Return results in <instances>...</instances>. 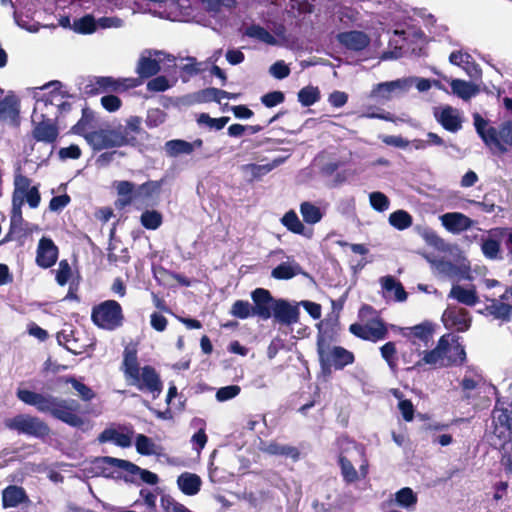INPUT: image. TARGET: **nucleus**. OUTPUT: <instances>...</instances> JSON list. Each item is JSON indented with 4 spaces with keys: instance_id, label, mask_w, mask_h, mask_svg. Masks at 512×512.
Instances as JSON below:
<instances>
[{
    "instance_id": "nucleus-1",
    "label": "nucleus",
    "mask_w": 512,
    "mask_h": 512,
    "mask_svg": "<svg viewBox=\"0 0 512 512\" xmlns=\"http://www.w3.org/2000/svg\"><path fill=\"white\" fill-rule=\"evenodd\" d=\"M17 398L23 403L34 406L40 413L50 414L71 427L82 428L85 424L81 405L74 399H63L53 395H44L28 389H17Z\"/></svg>"
},
{
    "instance_id": "nucleus-2",
    "label": "nucleus",
    "mask_w": 512,
    "mask_h": 512,
    "mask_svg": "<svg viewBox=\"0 0 512 512\" xmlns=\"http://www.w3.org/2000/svg\"><path fill=\"white\" fill-rule=\"evenodd\" d=\"M121 370L129 385L141 392L150 393L153 399L162 393L163 382L159 373L151 365L140 367L136 348L124 349Z\"/></svg>"
},
{
    "instance_id": "nucleus-3",
    "label": "nucleus",
    "mask_w": 512,
    "mask_h": 512,
    "mask_svg": "<svg viewBox=\"0 0 512 512\" xmlns=\"http://www.w3.org/2000/svg\"><path fill=\"white\" fill-rule=\"evenodd\" d=\"M322 323L318 325V333L316 337V351L319 365L324 375H330L332 368L342 370L346 366L355 362L353 352L342 346H332L336 341L335 324H331L330 328H322Z\"/></svg>"
},
{
    "instance_id": "nucleus-4",
    "label": "nucleus",
    "mask_w": 512,
    "mask_h": 512,
    "mask_svg": "<svg viewBox=\"0 0 512 512\" xmlns=\"http://www.w3.org/2000/svg\"><path fill=\"white\" fill-rule=\"evenodd\" d=\"M491 417L490 445L496 449H505L512 442V399L497 397Z\"/></svg>"
},
{
    "instance_id": "nucleus-5",
    "label": "nucleus",
    "mask_w": 512,
    "mask_h": 512,
    "mask_svg": "<svg viewBox=\"0 0 512 512\" xmlns=\"http://www.w3.org/2000/svg\"><path fill=\"white\" fill-rule=\"evenodd\" d=\"M164 180H148L138 186L133 182L122 180L115 182L118 198L115 201L117 209H124L137 200L146 201L158 196Z\"/></svg>"
},
{
    "instance_id": "nucleus-6",
    "label": "nucleus",
    "mask_w": 512,
    "mask_h": 512,
    "mask_svg": "<svg viewBox=\"0 0 512 512\" xmlns=\"http://www.w3.org/2000/svg\"><path fill=\"white\" fill-rule=\"evenodd\" d=\"M92 323L106 331H115L125 322V315L121 304L116 300H105L91 309Z\"/></svg>"
},
{
    "instance_id": "nucleus-7",
    "label": "nucleus",
    "mask_w": 512,
    "mask_h": 512,
    "mask_svg": "<svg viewBox=\"0 0 512 512\" xmlns=\"http://www.w3.org/2000/svg\"><path fill=\"white\" fill-rule=\"evenodd\" d=\"M3 424L10 431L39 439L47 437L51 432L46 422L30 414L22 413L6 418Z\"/></svg>"
},
{
    "instance_id": "nucleus-8",
    "label": "nucleus",
    "mask_w": 512,
    "mask_h": 512,
    "mask_svg": "<svg viewBox=\"0 0 512 512\" xmlns=\"http://www.w3.org/2000/svg\"><path fill=\"white\" fill-rule=\"evenodd\" d=\"M85 140L94 151H101L133 144L136 137H129L124 130L117 128H101L85 135Z\"/></svg>"
},
{
    "instance_id": "nucleus-9",
    "label": "nucleus",
    "mask_w": 512,
    "mask_h": 512,
    "mask_svg": "<svg viewBox=\"0 0 512 512\" xmlns=\"http://www.w3.org/2000/svg\"><path fill=\"white\" fill-rule=\"evenodd\" d=\"M141 85L139 79L114 78L111 76H96L84 87V93L94 96L101 93H121Z\"/></svg>"
},
{
    "instance_id": "nucleus-10",
    "label": "nucleus",
    "mask_w": 512,
    "mask_h": 512,
    "mask_svg": "<svg viewBox=\"0 0 512 512\" xmlns=\"http://www.w3.org/2000/svg\"><path fill=\"white\" fill-rule=\"evenodd\" d=\"M57 120L51 116L50 112H44L38 114V108H34L32 114V137L37 142H44L47 144H53L56 142L59 136V128Z\"/></svg>"
},
{
    "instance_id": "nucleus-11",
    "label": "nucleus",
    "mask_w": 512,
    "mask_h": 512,
    "mask_svg": "<svg viewBox=\"0 0 512 512\" xmlns=\"http://www.w3.org/2000/svg\"><path fill=\"white\" fill-rule=\"evenodd\" d=\"M95 463L97 464V467L102 469V471L104 473L107 470L119 468V469L125 470L126 472H128L130 474H139L141 480L150 485H155L159 481L157 474H155L149 470L141 469L139 466H137L136 464H134L128 460H123V459L114 458V457H110V456H104V457L97 458L95 460Z\"/></svg>"
},
{
    "instance_id": "nucleus-12",
    "label": "nucleus",
    "mask_w": 512,
    "mask_h": 512,
    "mask_svg": "<svg viewBox=\"0 0 512 512\" xmlns=\"http://www.w3.org/2000/svg\"><path fill=\"white\" fill-rule=\"evenodd\" d=\"M349 331L354 336L373 343L386 339L389 334L386 323L378 315L369 319L364 325L359 323L351 324Z\"/></svg>"
},
{
    "instance_id": "nucleus-13",
    "label": "nucleus",
    "mask_w": 512,
    "mask_h": 512,
    "mask_svg": "<svg viewBox=\"0 0 512 512\" xmlns=\"http://www.w3.org/2000/svg\"><path fill=\"white\" fill-rule=\"evenodd\" d=\"M62 83L58 80L51 81L45 84L42 89L51 88L49 93L44 99V106L46 108H51L52 111L51 116H53L57 121L59 116L64 115L71 111L72 104L68 101H64L63 99L66 97H70L67 92L61 91Z\"/></svg>"
},
{
    "instance_id": "nucleus-14",
    "label": "nucleus",
    "mask_w": 512,
    "mask_h": 512,
    "mask_svg": "<svg viewBox=\"0 0 512 512\" xmlns=\"http://www.w3.org/2000/svg\"><path fill=\"white\" fill-rule=\"evenodd\" d=\"M57 341L59 345L64 346L67 351L74 355L85 353L93 345L91 339L84 331L73 329L58 332Z\"/></svg>"
},
{
    "instance_id": "nucleus-15",
    "label": "nucleus",
    "mask_w": 512,
    "mask_h": 512,
    "mask_svg": "<svg viewBox=\"0 0 512 512\" xmlns=\"http://www.w3.org/2000/svg\"><path fill=\"white\" fill-rule=\"evenodd\" d=\"M4 90L0 93V123H8L11 126L20 125L21 101L13 92L9 91L4 97Z\"/></svg>"
},
{
    "instance_id": "nucleus-16",
    "label": "nucleus",
    "mask_w": 512,
    "mask_h": 512,
    "mask_svg": "<svg viewBox=\"0 0 512 512\" xmlns=\"http://www.w3.org/2000/svg\"><path fill=\"white\" fill-rule=\"evenodd\" d=\"M31 179L20 172L14 175V190L12 197L25 199L30 208H37L41 201V195L37 186H30Z\"/></svg>"
},
{
    "instance_id": "nucleus-17",
    "label": "nucleus",
    "mask_w": 512,
    "mask_h": 512,
    "mask_svg": "<svg viewBox=\"0 0 512 512\" xmlns=\"http://www.w3.org/2000/svg\"><path fill=\"white\" fill-rule=\"evenodd\" d=\"M251 299L253 301L252 309L254 316L262 320L272 318L273 307L276 302L271 292L265 288H256L251 292Z\"/></svg>"
},
{
    "instance_id": "nucleus-18",
    "label": "nucleus",
    "mask_w": 512,
    "mask_h": 512,
    "mask_svg": "<svg viewBox=\"0 0 512 512\" xmlns=\"http://www.w3.org/2000/svg\"><path fill=\"white\" fill-rule=\"evenodd\" d=\"M478 313L497 321L500 326L512 322V304L496 298L487 299V304Z\"/></svg>"
},
{
    "instance_id": "nucleus-19",
    "label": "nucleus",
    "mask_w": 512,
    "mask_h": 512,
    "mask_svg": "<svg viewBox=\"0 0 512 512\" xmlns=\"http://www.w3.org/2000/svg\"><path fill=\"white\" fill-rule=\"evenodd\" d=\"M448 337L449 335L441 336L435 348L429 351H424L423 357L418 359L417 362L414 363V366L405 367V370L412 371L413 369L422 367L423 365H430L434 368H444L442 363H445L444 354L445 349L448 348Z\"/></svg>"
},
{
    "instance_id": "nucleus-20",
    "label": "nucleus",
    "mask_w": 512,
    "mask_h": 512,
    "mask_svg": "<svg viewBox=\"0 0 512 512\" xmlns=\"http://www.w3.org/2000/svg\"><path fill=\"white\" fill-rule=\"evenodd\" d=\"M474 125L477 133L487 146H495L501 154L508 151V148L500 139V127L497 129L493 126H488L487 121L479 114H476L474 117Z\"/></svg>"
},
{
    "instance_id": "nucleus-21",
    "label": "nucleus",
    "mask_w": 512,
    "mask_h": 512,
    "mask_svg": "<svg viewBox=\"0 0 512 512\" xmlns=\"http://www.w3.org/2000/svg\"><path fill=\"white\" fill-rule=\"evenodd\" d=\"M443 321L446 328L455 329L457 332L467 331L472 323L469 311L456 306H449L444 311Z\"/></svg>"
},
{
    "instance_id": "nucleus-22",
    "label": "nucleus",
    "mask_w": 512,
    "mask_h": 512,
    "mask_svg": "<svg viewBox=\"0 0 512 512\" xmlns=\"http://www.w3.org/2000/svg\"><path fill=\"white\" fill-rule=\"evenodd\" d=\"M433 115L435 120L448 132L457 133L462 129L463 121L459 111L450 105L435 108Z\"/></svg>"
},
{
    "instance_id": "nucleus-23",
    "label": "nucleus",
    "mask_w": 512,
    "mask_h": 512,
    "mask_svg": "<svg viewBox=\"0 0 512 512\" xmlns=\"http://www.w3.org/2000/svg\"><path fill=\"white\" fill-rule=\"evenodd\" d=\"M58 254V247L53 240L43 236L38 242L36 264L43 269H48L57 262Z\"/></svg>"
},
{
    "instance_id": "nucleus-24",
    "label": "nucleus",
    "mask_w": 512,
    "mask_h": 512,
    "mask_svg": "<svg viewBox=\"0 0 512 512\" xmlns=\"http://www.w3.org/2000/svg\"><path fill=\"white\" fill-rule=\"evenodd\" d=\"M299 315L300 311L298 306L292 305L290 302L282 298L276 300L272 314L275 322L281 325L290 326L299 321Z\"/></svg>"
},
{
    "instance_id": "nucleus-25",
    "label": "nucleus",
    "mask_w": 512,
    "mask_h": 512,
    "mask_svg": "<svg viewBox=\"0 0 512 512\" xmlns=\"http://www.w3.org/2000/svg\"><path fill=\"white\" fill-rule=\"evenodd\" d=\"M460 340L459 336H452L451 341L448 340V348L445 349L444 354L445 363H442L443 367L462 366L465 363L466 351Z\"/></svg>"
},
{
    "instance_id": "nucleus-26",
    "label": "nucleus",
    "mask_w": 512,
    "mask_h": 512,
    "mask_svg": "<svg viewBox=\"0 0 512 512\" xmlns=\"http://www.w3.org/2000/svg\"><path fill=\"white\" fill-rule=\"evenodd\" d=\"M337 38L347 49L357 52L366 49L370 44L369 36L365 32L358 30L339 33Z\"/></svg>"
},
{
    "instance_id": "nucleus-27",
    "label": "nucleus",
    "mask_w": 512,
    "mask_h": 512,
    "mask_svg": "<svg viewBox=\"0 0 512 512\" xmlns=\"http://www.w3.org/2000/svg\"><path fill=\"white\" fill-rule=\"evenodd\" d=\"M442 225L451 233L458 234L471 228L473 221L460 212H448L441 217Z\"/></svg>"
},
{
    "instance_id": "nucleus-28",
    "label": "nucleus",
    "mask_w": 512,
    "mask_h": 512,
    "mask_svg": "<svg viewBox=\"0 0 512 512\" xmlns=\"http://www.w3.org/2000/svg\"><path fill=\"white\" fill-rule=\"evenodd\" d=\"M148 53V56H145L144 54L140 56L136 66V73L138 74V77L135 79H139L141 81V85L143 84L144 79L154 77L161 70L160 62L151 57L152 51H148Z\"/></svg>"
},
{
    "instance_id": "nucleus-29",
    "label": "nucleus",
    "mask_w": 512,
    "mask_h": 512,
    "mask_svg": "<svg viewBox=\"0 0 512 512\" xmlns=\"http://www.w3.org/2000/svg\"><path fill=\"white\" fill-rule=\"evenodd\" d=\"M28 500L24 488L9 485L2 491V505L4 508L17 507Z\"/></svg>"
},
{
    "instance_id": "nucleus-30",
    "label": "nucleus",
    "mask_w": 512,
    "mask_h": 512,
    "mask_svg": "<svg viewBox=\"0 0 512 512\" xmlns=\"http://www.w3.org/2000/svg\"><path fill=\"white\" fill-rule=\"evenodd\" d=\"M201 478L194 473L185 472L178 476L179 489L187 496L196 495L201 488Z\"/></svg>"
},
{
    "instance_id": "nucleus-31",
    "label": "nucleus",
    "mask_w": 512,
    "mask_h": 512,
    "mask_svg": "<svg viewBox=\"0 0 512 512\" xmlns=\"http://www.w3.org/2000/svg\"><path fill=\"white\" fill-rule=\"evenodd\" d=\"M95 115L92 110L85 107L82 109V116L70 129V133L82 136L85 139V135H88L92 128H94Z\"/></svg>"
},
{
    "instance_id": "nucleus-32",
    "label": "nucleus",
    "mask_w": 512,
    "mask_h": 512,
    "mask_svg": "<svg viewBox=\"0 0 512 512\" xmlns=\"http://www.w3.org/2000/svg\"><path fill=\"white\" fill-rule=\"evenodd\" d=\"M58 382L71 384L72 387L77 391L80 398L85 402L91 401L96 396L95 392L89 386L73 376H61L58 378Z\"/></svg>"
},
{
    "instance_id": "nucleus-33",
    "label": "nucleus",
    "mask_w": 512,
    "mask_h": 512,
    "mask_svg": "<svg viewBox=\"0 0 512 512\" xmlns=\"http://www.w3.org/2000/svg\"><path fill=\"white\" fill-rule=\"evenodd\" d=\"M449 297H452L458 302L467 306H474L479 301L477 293L474 289H465L460 285H455L452 287Z\"/></svg>"
},
{
    "instance_id": "nucleus-34",
    "label": "nucleus",
    "mask_w": 512,
    "mask_h": 512,
    "mask_svg": "<svg viewBox=\"0 0 512 512\" xmlns=\"http://www.w3.org/2000/svg\"><path fill=\"white\" fill-rule=\"evenodd\" d=\"M301 273L302 268L298 263L291 265L287 262H282L272 269L271 276L277 280H289Z\"/></svg>"
},
{
    "instance_id": "nucleus-35",
    "label": "nucleus",
    "mask_w": 512,
    "mask_h": 512,
    "mask_svg": "<svg viewBox=\"0 0 512 512\" xmlns=\"http://www.w3.org/2000/svg\"><path fill=\"white\" fill-rule=\"evenodd\" d=\"M381 285L383 290L386 292L394 291L395 300L398 302H403L407 299L408 294L405 291L401 282L397 281L393 276L387 275L381 278Z\"/></svg>"
},
{
    "instance_id": "nucleus-36",
    "label": "nucleus",
    "mask_w": 512,
    "mask_h": 512,
    "mask_svg": "<svg viewBox=\"0 0 512 512\" xmlns=\"http://www.w3.org/2000/svg\"><path fill=\"white\" fill-rule=\"evenodd\" d=\"M165 152L169 157H177L182 154L189 155L193 152V145L182 139H173L165 143Z\"/></svg>"
},
{
    "instance_id": "nucleus-37",
    "label": "nucleus",
    "mask_w": 512,
    "mask_h": 512,
    "mask_svg": "<svg viewBox=\"0 0 512 512\" xmlns=\"http://www.w3.org/2000/svg\"><path fill=\"white\" fill-rule=\"evenodd\" d=\"M499 238L500 237H494L489 234V237L482 239L481 251L487 259H501V244Z\"/></svg>"
},
{
    "instance_id": "nucleus-38",
    "label": "nucleus",
    "mask_w": 512,
    "mask_h": 512,
    "mask_svg": "<svg viewBox=\"0 0 512 512\" xmlns=\"http://www.w3.org/2000/svg\"><path fill=\"white\" fill-rule=\"evenodd\" d=\"M338 465L340 467L343 481L346 484L355 483L359 480V474L355 469L353 463L342 453L338 456Z\"/></svg>"
},
{
    "instance_id": "nucleus-39",
    "label": "nucleus",
    "mask_w": 512,
    "mask_h": 512,
    "mask_svg": "<svg viewBox=\"0 0 512 512\" xmlns=\"http://www.w3.org/2000/svg\"><path fill=\"white\" fill-rule=\"evenodd\" d=\"M380 354H381V357L387 363L390 371L393 374H397L399 369H398L397 349H396L395 343L392 341L386 342L384 345H382L380 347Z\"/></svg>"
},
{
    "instance_id": "nucleus-40",
    "label": "nucleus",
    "mask_w": 512,
    "mask_h": 512,
    "mask_svg": "<svg viewBox=\"0 0 512 512\" xmlns=\"http://www.w3.org/2000/svg\"><path fill=\"white\" fill-rule=\"evenodd\" d=\"M281 223L290 232L306 236V228L294 210L286 212L281 218Z\"/></svg>"
},
{
    "instance_id": "nucleus-41",
    "label": "nucleus",
    "mask_w": 512,
    "mask_h": 512,
    "mask_svg": "<svg viewBox=\"0 0 512 512\" xmlns=\"http://www.w3.org/2000/svg\"><path fill=\"white\" fill-rule=\"evenodd\" d=\"M450 86L452 92L463 100L470 99L477 92V88L473 83L461 79H453Z\"/></svg>"
},
{
    "instance_id": "nucleus-42",
    "label": "nucleus",
    "mask_w": 512,
    "mask_h": 512,
    "mask_svg": "<svg viewBox=\"0 0 512 512\" xmlns=\"http://www.w3.org/2000/svg\"><path fill=\"white\" fill-rule=\"evenodd\" d=\"M245 35L250 38L258 39L259 41L268 45L277 44L276 38L267 29L258 24H252L247 27L245 30Z\"/></svg>"
},
{
    "instance_id": "nucleus-43",
    "label": "nucleus",
    "mask_w": 512,
    "mask_h": 512,
    "mask_svg": "<svg viewBox=\"0 0 512 512\" xmlns=\"http://www.w3.org/2000/svg\"><path fill=\"white\" fill-rule=\"evenodd\" d=\"M300 213L303 221L311 225L318 223L323 217L320 208L308 201L301 203Z\"/></svg>"
},
{
    "instance_id": "nucleus-44",
    "label": "nucleus",
    "mask_w": 512,
    "mask_h": 512,
    "mask_svg": "<svg viewBox=\"0 0 512 512\" xmlns=\"http://www.w3.org/2000/svg\"><path fill=\"white\" fill-rule=\"evenodd\" d=\"M389 224L397 230H405L413 223L412 216L405 210H396L389 215Z\"/></svg>"
},
{
    "instance_id": "nucleus-45",
    "label": "nucleus",
    "mask_w": 512,
    "mask_h": 512,
    "mask_svg": "<svg viewBox=\"0 0 512 512\" xmlns=\"http://www.w3.org/2000/svg\"><path fill=\"white\" fill-rule=\"evenodd\" d=\"M140 223L147 230H156L163 223V215L158 210H145L140 216Z\"/></svg>"
},
{
    "instance_id": "nucleus-46",
    "label": "nucleus",
    "mask_w": 512,
    "mask_h": 512,
    "mask_svg": "<svg viewBox=\"0 0 512 512\" xmlns=\"http://www.w3.org/2000/svg\"><path fill=\"white\" fill-rule=\"evenodd\" d=\"M396 503L406 509L413 508L418 501L417 495L409 487H404L395 493Z\"/></svg>"
},
{
    "instance_id": "nucleus-47",
    "label": "nucleus",
    "mask_w": 512,
    "mask_h": 512,
    "mask_svg": "<svg viewBox=\"0 0 512 512\" xmlns=\"http://www.w3.org/2000/svg\"><path fill=\"white\" fill-rule=\"evenodd\" d=\"M320 91L318 87L306 86L298 92V101L304 107H309L320 100Z\"/></svg>"
},
{
    "instance_id": "nucleus-48",
    "label": "nucleus",
    "mask_w": 512,
    "mask_h": 512,
    "mask_svg": "<svg viewBox=\"0 0 512 512\" xmlns=\"http://www.w3.org/2000/svg\"><path fill=\"white\" fill-rule=\"evenodd\" d=\"M397 87H399V83L397 81L379 83L372 89L370 96L373 98L389 100L391 99L392 92Z\"/></svg>"
},
{
    "instance_id": "nucleus-49",
    "label": "nucleus",
    "mask_w": 512,
    "mask_h": 512,
    "mask_svg": "<svg viewBox=\"0 0 512 512\" xmlns=\"http://www.w3.org/2000/svg\"><path fill=\"white\" fill-rule=\"evenodd\" d=\"M230 314L239 319L254 316L252 305L247 300H236L231 306Z\"/></svg>"
},
{
    "instance_id": "nucleus-50",
    "label": "nucleus",
    "mask_w": 512,
    "mask_h": 512,
    "mask_svg": "<svg viewBox=\"0 0 512 512\" xmlns=\"http://www.w3.org/2000/svg\"><path fill=\"white\" fill-rule=\"evenodd\" d=\"M73 29L79 34H91L96 30V22L92 15H85L74 20Z\"/></svg>"
},
{
    "instance_id": "nucleus-51",
    "label": "nucleus",
    "mask_w": 512,
    "mask_h": 512,
    "mask_svg": "<svg viewBox=\"0 0 512 512\" xmlns=\"http://www.w3.org/2000/svg\"><path fill=\"white\" fill-rule=\"evenodd\" d=\"M395 396L399 399L398 409L402 415V418L406 422H411L414 419L415 407L410 399H402V393L397 391Z\"/></svg>"
},
{
    "instance_id": "nucleus-52",
    "label": "nucleus",
    "mask_w": 512,
    "mask_h": 512,
    "mask_svg": "<svg viewBox=\"0 0 512 512\" xmlns=\"http://www.w3.org/2000/svg\"><path fill=\"white\" fill-rule=\"evenodd\" d=\"M230 120L227 116H222L220 118H212L207 113H201L197 119L199 124H205L211 129L221 130L225 127V125Z\"/></svg>"
},
{
    "instance_id": "nucleus-53",
    "label": "nucleus",
    "mask_w": 512,
    "mask_h": 512,
    "mask_svg": "<svg viewBox=\"0 0 512 512\" xmlns=\"http://www.w3.org/2000/svg\"><path fill=\"white\" fill-rule=\"evenodd\" d=\"M409 335L417 338L425 343L429 341L432 336L433 329L429 323H422L409 328Z\"/></svg>"
},
{
    "instance_id": "nucleus-54",
    "label": "nucleus",
    "mask_w": 512,
    "mask_h": 512,
    "mask_svg": "<svg viewBox=\"0 0 512 512\" xmlns=\"http://www.w3.org/2000/svg\"><path fill=\"white\" fill-rule=\"evenodd\" d=\"M136 450L141 455H152L154 454V443L153 441L144 434H138L135 440Z\"/></svg>"
},
{
    "instance_id": "nucleus-55",
    "label": "nucleus",
    "mask_w": 512,
    "mask_h": 512,
    "mask_svg": "<svg viewBox=\"0 0 512 512\" xmlns=\"http://www.w3.org/2000/svg\"><path fill=\"white\" fill-rule=\"evenodd\" d=\"M72 274L70 264L66 259L59 262L58 269L56 270V282L60 286H65Z\"/></svg>"
},
{
    "instance_id": "nucleus-56",
    "label": "nucleus",
    "mask_w": 512,
    "mask_h": 512,
    "mask_svg": "<svg viewBox=\"0 0 512 512\" xmlns=\"http://www.w3.org/2000/svg\"><path fill=\"white\" fill-rule=\"evenodd\" d=\"M284 101L285 94L282 91L268 92L261 97V103L267 108L275 107Z\"/></svg>"
},
{
    "instance_id": "nucleus-57",
    "label": "nucleus",
    "mask_w": 512,
    "mask_h": 512,
    "mask_svg": "<svg viewBox=\"0 0 512 512\" xmlns=\"http://www.w3.org/2000/svg\"><path fill=\"white\" fill-rule=\"evenodd\" d=\"M481 382L482 377L480 375H476L475 377L464 376L460 382V386L465 393L464 398L469 400L471 398L470 392L475 390Z\"/></svg>"
},
{
    "instance_id": "nucleus-58",
    "label": "nucleus",
    "mask_w": 512,
    "mask_h": 512,
    "mask_svg": "<svg viewBox=\"0 0 512 512\" xmlns=\"http://www.w3.org/2000/svg\"><path fill=\"white\" fill-rule=\"evenodd\" d=\"M370 204L378 212H383L389 207V199L382 192H373L370 194Z\"/></svg>"
},
{
    "instance_id": "nucleus-59",
    "label": "nucleus",
    "mask_w": 512,
    "mask_h": 512,
    "mask_svg": "<svg viewBox=\"0 0 512 512\" xmlns=\"http://www.w3.org/2000/svg\"><path fill=\"white\" fill-rule=\"evenodd\" d=\"M241 391V388L238 385H229L225 387H221L216 392V399L219 402L228 401L236 397Z\"/></svg>"
},
{
    "instance_id": "nucleus-60",
    "label": "nucleus",
    "mask_w": 512,
    "mask_h": 512,
    "mask_svg": "<svg viewBox=\"0 0 512 512\" xmlns=\"http://www.w3.org/2000/svg\"><path fill=\"white\" fill-rule=\"evenodd\" d=\"M170 88L168 79L165 76H157L147 83V89L153 92H164Z\"/></svg>"
},
{
    "instance_id": "nucleus-61",
    "label": "nucleus",
    "mask_w": 512,
    "mask_h": 512,
    "mask_svg": "<svg viewBox=\"0 0 512 512\" xmlns=\"http://www.w3.org/2000/svg\"><path fill=\"white\" fill-rule=\"evenodd\" d=\"M101 105L108 112H115L120 109L122 101L118 96L108 94L101 98Z\"/></svg>"
},
{
    "instance_id": "nucleus-62",
    "label": "nucleus",
    "mask_w": 512,
    "mask_h": 512,
    "mask_svg": "<svg viewBox=\"0 0 512 512\" xmlns=\"http://www.w3.org/2000/svg\"><path fill=\"white\" fill-rule=\"evenodd\" d=\"M166 113L157 108V109H152L148 112V116H147V126L148 127H157L161 124H163L166 120Z\"/></svg>"
},
{
    "instance_id": "nucleus-63",
    "label": "nucleus",
    "mask_w": 512,
    "mask_h": 512,
    "mask_svg": "<svg viewBox=\"0 0 512 512\" xmlns=\"http://www.w3.org/2000/svg\"><path fill=\"white\" fill-rule=\"evenodd\" d=\"M490 235L494 237H503L507 235L505 245L509 251V254L512 255V228H504L498 227L490 230Z\"/></svg>"
},
{
    "instance_id": "nucleus-64",
    "label": "nucleus",
    "mask_w": 512,
    "mask_h": 512,
    "mask_svg": "<svg viewBox=\"0 0 512 512\" xmlns=\"http://www.w3.org/2000/svg\"><path fill=\"white\" fill-rule=\"evenodd\" d=\"M500 139L507 147H512V121H505L500 124Z\"/></svg>"
}]
</instances>
